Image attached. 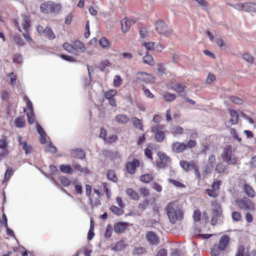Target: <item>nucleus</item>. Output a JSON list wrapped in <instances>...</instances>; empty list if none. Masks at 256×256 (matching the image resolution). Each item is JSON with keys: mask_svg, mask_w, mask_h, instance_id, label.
Returning a JSON list of instances; mask_svg holds the SVG:
<instances>
[{"mask_svg": "<svg viewBox=\"0 0 256 256\" xmlns=\"http://www.w3.org/2000/svg\"><path fill=\"white\" fill-rule=\"evenodd\" d=\"M166 212L170 221L174 224L177 220H182L184 212L176 202L168 203L166 207Z\"/></svg>", "mask_w": 256, "mask_h": 256, "instance_id": "nucleus-1", "label": "nucleus"}, {"mask_svg": "<svg viewBox=\"0 0 256 256\" xmlns=\"http://www.w3.org/2000/svg\"><path fill=\"white\" fill-rule=\"evenodd\" d=\"M234 152V150L232 146L228 145L224 148L221 157L228 164L235 165L238 162V158Z\"/></svg>", "mask_w": 256, "mask_h": 256, "instance_id": "nucleus-2", "label": "nucleus"}, {"mask_svg": "<svg viewBox=\"0 0 256 256\" xmlns=\"http://www.w3.org/2000/svg\"><path fill=\"white\" fill-rule=\"evenodd\" d=\"M42 12L48 14H57L61 10V6L52 1H48L42 4L40 6Z\"/></svg>", "mask_w": 256, "mask_h": 256, "instance_id": "nucleus-3", "label": "nucleus"}, {"mask_svg": "<svg viewBox=\"0 0 256 256\" xmlns=\"http://www.w3.org/2000/svg\"><path fill=\"white\" fill-rule=\"evenodd\" d=\"M234 202L240 208L244 210L253 212L255 210L254 203L247 198H236Z\"/></svg>", "mask_w": 256, "mask_h": 256, "instance_id": "nucleus-4", "label": "nucleus"}, {"mask_svg": "<svg viewBox=\"0 0 256 256\" xmlns=\"http://www.w3.org/2000/svg\"><path fill=\"white\" fill-rule=\"evenodd\" d=\"M156 31L166 36H170L172 34V30L168 27L162 20H158L155 22Z\"/></svg>", "mask_w": 256, "mask_h": 256, "instance_id": "nucleus-5", "label": "nucleus"}, {"mask_svg": "<svg viewBox=\"0 0 256 256\" xmlns=\"http://www.w3.org/2000/svg\"><path fill=\"white\" fill-rule=\"evenodd\" d=\"M162 127L156 125L152 128L151 131L154 134L156 140L158 142H162L165 138L164 132L162 130Z\"/></svg>", "mask_w": 256, "mask_h": 256, "instance_id": "nucleus-6", "label": "nucleus"}, {"mask_svg": "<svg viewBox=\"0 0 256 256\" xmlns=\"http://www.w3.org/2000/svg\"><path fill=\"white\" fill-rule=\"evenodd\" d=\"M136 78L140 82L146 84L151 83L154 81V77L152 74L144 72H137Z\"/></svg>", "mask_w": 256, "mask_h": 256, "instance_id": "nucleus-7", "label": "nucleus"}, {"mask_svg": "<svg viewBox=\"0 0 256 256\" xmlns=\"http://www.w3.org/2000/svg\"><path fill=\"white\" fill-rule=\"evenodd\" d=\"M216 164V157L214 154L209 156L208 160L206 164V168L204 172L206 174H209L213 170Z\"/></svg>", "mask_w": 256, "mask_h": 256, "instance_id": "nucleus-8", "label": "nucleus"}, {"mask_svg": "<svg viewBox=\"0 0 256 256\" xmlns=\"http://www.w3.org/2000/svg\"><path fill=\"white\" fill-rule=\"evenodd\" d=\"M158 155L161 161L160 162L157 163L158 166L164 168L170 162V158L164 152H159Z\"/></svg>", "mask_w": 256, "mask_h": 256, "instance_id": "nucleus-9", "label": "nucleus"}, {"mask_svg": "<svg viewBox=\"0 0 256 256\" xmlns=\"http://www.w3.org/2000/svg\"><path fill=\"white\" fill-rule=\"evenodd\" d=\"M117 90H110L105 94V97L108 100L109 104L114 107L116 106V102L114 96L117 94Z\"/></svg>", "mask_w": 256, "mask_h": 256, "instance_id": "nucleus-10", "label": "nucleus"}, {"mask_svg": "<svg viewBox=\"0 0 256 256\" xmlns=\"http://www.w3.org/2000/svg\"><path fill=\"white\" fill-rule=\"evenodd\" d=\"M171 150L173 152L181 153L186 148V144L184 142H175L172 144Z\"/></svg>", "mask_w": 256, "mask_h": 256, "instance_id": "nucleus-11", "label": "nucleus"}, {"mask_svg": "<svg viewBox=\"0 0 256 256\" xmlns=\"http://www.w3.org/2000/svg\"><path fill=\"white\" fill-rule=\"evenodd\" d=\"M139 166V161L136 159H134L132 161L128 162L126 165V169L129 174H133L135 172L136 168L138 167Z\"/></svg>", "mask_w": 256, "mask_h": 256, "instance_id": "nucleus-12", "label": "nucleus"}, {"mask_svg": "<svg viewBox=\"0 0 256 256\" xmlns=\"http://www.w3.org/2000/svg\"><path fill=\"white\" fill-rule=\"evenodd\" d=\"M146 238L147 241L153 245H156L159 242L158 236L153 232H148L146 234Z\"/></svg>", "mask_w": 256, "mask_h": 256, "instance_id": "nucleus-13", "label": "nucleus"}, {"mask_svg": "<svg viewBox=\"0 0 256 256\" xmlns=\"http://www.w3.org/2000/svg\"><path fill=\"white\" fill-rule=\"evenodd\" d=\"M230 113L231 116L230 120L226 123L227 126H230L233 124H236L238 122V114L236 111L230 109Z\"/></svg>", "mask_w": 256, "mask_h": 256, "instance_id": "nucleus-14", "label": "nucleus"}, {"mask_svg": "<svg viewBox=\"0 0 256 256\" xmlns=\"http://www.w3.org/2000/svg\"><path fill=\"white\" fill-rule=\"evenodd\" d=\"M230 241L229 237L226 234L223 235L219 240L218 245L217 246L222 251L225 250L228 244Z\"/></svg>", "mask_w": 256, "mask_h": 256, "instance_id": "nucleus-15", "label": "nucleus"}, {"mask_svg": "<svg viewBox=\"0 0 256 256\" xmlns=\"http://www.w3.org/2000/svg\"><path fill=\"white\" fill-rule=\"evenodd\" d=\"M126 246V245L125 244L124 242L121 240L116 242V244H112L110 248L112 250L118 252L122 250Z\"/></svg>", "mask_w": 256, "mask_h": 256, "instance_id": "nucleus-16", "label": "nucleus"}, {"mask_svg": "<svg viewBox=\"0 0 256 256\" xmlns=\"http://www.w3.org/2000/svg\"><path fill=\"white\" fill-rule=\"evenodd\" d=\"M72 155L76 158L83 159L85 158V152L82 149L76 148L71 150Z\"/></svg>", "mask_w": 256, "mask_h": 256, "instance_id": "nucleus-17", "label": "nucleus"}, {"mask_svg": "<svg viewBox=\"0 0 256 256\" xmlns=\"http://www.w3.org/2000/svg\"><path fill=\"white\" fill-rule=\"evenodd\" d=\"M114 120L120 124H126L130 120V118L126 114H118L115 116Z\"/></svg>", "mask_w": 256, "mask_h": 256, "instance_id": "nucleus-18", "label": "nucleus"}, {"mask_svg": "<svg viewBox=\"0 0 256 256\" xmlns=\"http://www.w3.org/2000/svg\"><path fill=\"white\" fill-rule=\"evenodd\" d=\"M243 9L248 12H256V4L254 2H245L242 4Z\"/></svg>", "mask_w": 256, "mask_h": 256, "instance_id": "nucleus-19", "label": "nucleus"}, {"mask_svg": "<svg viewBox=\"0 0 256 256\" xmlns=\"http://www.w3.org/2000/svg\"><path fill=\"white\" fill-rule=\"evenodd\" d=\"M243 190L246 194L250 198H254L256 196V192L254 188L248 184H244Z\"/></svg>", "mask_w": 256, "mask_h": 256, "instance_id": "nucleus-20", "label": "nucleus"}, {"mask_svg": "<svg viewBox=\"0 0 256 256\" xmlns=\"http://www.w3.org/2000/svg\"><path fill=\"white\" fill-rule=\"evenodd\" d=\"M126 224L125 222H117L114 226V229L115 232L121 234L126 230Z\"/></svg>", "mask_w": 256, "mask_h": 256, "instance_id": "nucleus-21", "label": "nucleus"}, {"mask_svg": "<svg viewBox=\"0 0 256 256\" xmlns=\"http://www.w3.org/2000/svg\"><path fill=\"white\" fill-rule=\"evenodd\" d=\"M62 46L63 48L68 52H70L74 55H78V50L68 42L64 43L62 44Z\"/></svg>", "mask_w": 256, "mask_h": 256, "instance_id": "nucleus-22", "label": "nucleus"}, {"mask_svg": "<svg viewBox=\"0 0 256 256\" xmlns=\"http://www.w3.org/2000/svg\"><path fill=\"white\" fill-rule=\"evenodd\" d=\"M180 166L186 172H188L194 168V165L188 162L186 160H181L180 161Z\"/></svg>", "mask_w": 256, "mask_h": 256, "instance_id": "nucleus-23", "label": "nucleus"}, {"mask_svg": "<svg viewBox=\"0 0 256 256\" xmlns=\"http://www.w3.org/2000/svg\"><path fill=\"white\" fill-rule=\"evenodd\" d=\"M121 25L122 32H126L130 26L131 22L128 18H125L121 21Z\"/></svg>", "mask_w": 256, "mask_h": 256, "instance_id": "nucleus-24", "label": "nucleus"}, {"mask_svg": "<svg viewBox=\"0 0 256 256\" xmlns=\"http://www.w3.org/2000/svg\"><path fill=\"white\" fill-rule=\"evenodd\" d=\"M60 170L64 174H72L74 172V170L70 165L61 164L60 166Z\"/></svg>", "mask_w": 256, "mask_h": 256, "instance_id": "nucleus-25", "label": "nucleus"}, {"mask_svg": "<svg viewBox=\"0 0 256 256\" xmlns=\"http://www.w3.org/2000/svg\"><path fill=\"white\" fill-rule=\"evenodd\" d=\"M184 130V128L179 126H174L170 128V132L174 136L182 134Z\"/></svg>", "mask_w": 256, "mask_h": 256, "instance_id": "nucleus-26", "label": "nucleus"}, {"mask_svg": "<svg viewBox=\"0 0 256 256\" xmlns=\"http://www.w3.org/2000/svg\"><path fill=\"white\" fill-rule=\"evenodd\" d=\"M162 97L166 102H171L174 101L176 98V95L168 92H165L162 94Z\"/></svg>", "mask_w": 256, "mask_h": 256, "instance_id": "nucleus-27", "label": "nucleus"}, {"mask_svg": "<svg viewBox=\"0 0 256 256\" xmlns=\"http://www.w3.org/2000/svg\"><path fill=\"white\" fill-rule=\"evenodd\" d=\"M143 62L148 64L152 66L154 64V60L152 56L148 54H146L143 58Z\"/></svg>", "mask_w": 256, "mask_h": 256, "instance_id": "nucleus-28", "label": "nucleus"}, {"mask_svg": "<svg viewBox=\"0 0 256 256\" xmlns=\"http://www.w3.org/2000/svg\"><path fill=\"white\" fill-rule=\"evenodd\" d=\"M126 193L134 200H138L139 198L138 194L132 188H128L126 190Z\"/></svg>", "mask_w": 256, "mask_h": 256, "instance_id": "nucleus-29", "label": "nucleus"}, {"mask_svg": "<svg viewBox=\"0 0 256 256\" xmlns=\"http://www.w3.org/2000/svg\"><path fill=\"white\" fill-rule=\"evenodd\" d=\"M110 210L112 213L118 216L122 215L124 212L122 208H118L115 206H112L110 208Z\"/></svg>", "mask_w": 256, "mask_h": 256, "instance_id": "nucleus-30", "label": "nucleus"}, {"mask_svg": "<svg viewBox=\"0 0 256 256\" xmlns=\"http://www.w3.org/2000/svg\"><path fill=\"white\" fill-rule=\"evenodd\" d=\"M23 22H22V27L23 29L27 32L30 27V22L28 20V18L27 16H22Z\"/></svg>", "mask_w": 256, "mask_h": 256, "instance_id": "nucleus-31", "label": "nucleus"}, {"mask_svg": "<svg viewBox=\"0 0 256 256\" xmlns=\"http://www.w3.org/2000/svg\"><path fill=\"white\" fill-rule=\"evenodd\" d=\"M107 178L114 182H116L118 178L115 172L113 170H108L106 173Z\"/></svg>", "mask_w": 256, "mask_h": 256, "instance_id": "nucleus-32", "label": "nucleus"}, {"mask_svg": "<svg viewBox=\"0 0 256 256\" xmlns=\"http://www.w3.org/2000/svg\"><path fill=\"white\" fill-rule=\"evenodd\" d=\"M72 184L74 186V192L76 194H81L82 193V186L76 180L72 182Z\"/></svg>", "mask_w": 256, "mask_h": 256, "instance_id": "nucleus-33", "label": "nucleus"}, {"mask_svg": "<svg viewBox=\"0 0 256 256\" xmlns=\"http://www.w3.org/2000/svg\"><path fill=\"white\" fill-rule=\"evenodd\" d=\"M146 252L145 248L142 246L134 247L132 250V254L134 255H140Z\"/></svg>", "mask_w": 256, "mask_h": 256, "instance_id": "nucleus-34", "label": "nucleus"}, {"mask_svg": "<svg viewBox=\"0 0 256 256\" xmlns=\"http://www.w3.org/2000/svg\"><path fill=\"white\" fill-rule=\"evenodd\" d=\"M221 214V211L219 210H214L213 216L212 218L211 223L212 225L216 224L217 222V218Z\"/></svg>", "mask_w": 256, "mask_h": 256, "instance_id": "nucleus-35", "label": "nucleus"}, {"mask_svg": "<svg viewBox=\"0 0 256 256\" xmlns=\"http://www.w3.org/2000/svg\"><path fill=\"white\" fill-rule=\"evenodd\" d=\"M172 88L176 92H182L184 91L185 86L180 84H176L172 85Z\"/></svg>", "mask_w": 256, "mask_h": 256, "instance_id": "nucleus-36", "label": "nucleus"}, {"mask_svg": "<svg viewBox=\"0 0 256 256\" xmlns=\"http://www.w3.org/2000/svg\"><path fill=\"white\" fill-rule=\"evenodd\" d=\"M15 124L17 127L22 128L25 126V120L23 116L17 118L15 120Z\"/></svg>", "mask_w": 256, "mask_h": 256, "instance_id": "nucleus-37", "label": "nucleus"}, {"mask_svg": "<svg viewBox=\"0 0 256 256\" xmlns=\"http://www.w3.org/2000/svg\"><path fill=\"white\" fill-rule=\"evenodd\" d=\"M154 179L153 176L150 174H142L140 177V180L142 182L145 183H148L150 182Z\"/></svg>", "mask_w": 256, "mask_h": 256, "instance_id": "nucleus-38", "label": "nucleus"}, {"mask_svg": "<svg viewBox=\"0 0 256 256\" xmlns=\"http://www.w3.org/2000/svg\"><path fill=\"white\" fill-rule=\"evenodd\" d=\"M132 122L136 128H139L140 130H142L143 124L140 119L136 118H132Z\"/></svg>", "mask_w": 256, "mask_h": 256, "instance_id": "nucleus-39", "label": "nucleus"}, {"mask_svg": "<svg viewBox=\"0 0 256 256\" xmlns=\"http://www.w3.org/2000/svg\"><path fill=\"white\" fill-rule=\"evenodd\" d=\"M100 45L102 48H108L110 46V44L108 39L106 38H102L99 42Z\"/></svg>", "mask_w": 256, "mask_h": 256, "instance_id": "nucleus-40", "label": "nucleus"}, {"mask_svg": "<svg viewBox=\"0 0 256 256\" xmlns=\"http://www.w3.org/2000/svg\"><path fill=\"white\" fill-rule=\"evenodd\" d=\"M94 222L92 220H90V228L88 234V239L92 240L94 236Z\"/></svg>", "mask_w": 256, "mask_h": 256, "instance_id": "nucleus-41", "label": "nucleus"}, {"mask_svg": "<svg viewBox=\"0 0 256 256\" xmlns=\"http://www.w3.org/2000/svg\"><path fill=\"white\" fill-rule=\"evenodd\" d=\"M149 203V200L148 199H146L138 204V208L142 211H144L148 208Z\"/></svg>", "mask_w": 256, "mask_h": 256, "instance_id": "nucleus-42", "label": "nucleus"}, {"mask_svg": "<svg viewBox=\"0 0 256 256\" xmlns=\"http://www.w3.org/2000/svg\"><path fill=\"white\" fill-rule=\"evenodd\" d=\"M74 46L77 50L78 48L82 52H84L86 50L84 45L80 40H76L74 43Z\"/></svg>", "mask_w": 256, "mask_h": 256, "instance_id": "nucleus-43", "label": "nucleus"}, {"mask_svg": "<svg viewBox=\"0 0 256 256\" xmlns=\"http://www.w3.org/2000/svg\"><path fill=\"white\" fill-rule=\"evenodd\" d=\"M22 146V148L26 154H30L32 151V146L28 144L26 142H24L23 145Z\"/></svg>", "mask_w": 256, "mask_h": 256, "instance_id": "nucleus-44", "label": "nucleus"}, {"mask_svg": "<svg viewBox=\"0 0 256 256\" xmlns=\"http://www.w3.org/2000/svg\"><path fill=\"white\" fill-rule=\"evenodd\" d=\"M222 251V250H220L219 248L216 246L214 245L213 246L211 250V256H218L220 254V252Z\"/></svg>", "mask_w": 256, "mask_h": 256, "instance_id": "nucleus-45", "label": "nucleus"}, {"mask_svg": "<svg viewBox=\"0 0 256 256\" xmlns=\"http://www.w3.org/2000/svg\"><path fill=\"white\" fill-rule=\"evenodd\" d=\"M120 58L121 59L130 60L132 58L133 56L130 52H122L120 54Z\"/></svg>", "mask_w": 256, "mask_h": 256, "instance_id": "nucleus-46", "label": "nucleus"}, {"mask_svg": "<svg viewBox=\"0 0 256 256\" xmlns=\"http://www.w3.org/2000/svg\"><path fill=\"white\" fill-rule=\"evenodd\" d=\"M114 86L115 87H119L122 83V79L118 75L116 76L114 78Z\"/></svg>", "mask_w": 256, "mask_h": 256, "instance_id": "nucleus-47", "label": "nucleus"}, {"mask_svg": "<svg viewBox=\"0 0 256 256\" xmlns=\"http://www.w3.org/2000/svg\"><path fill=\"white\" fill-rule=\"evenodd\" d=\"M13 62L18 64H22L23 62L22 56L20 54H14L13 58Z\"/></svg>", "mask_w": 256, "mask_h": 256, "instance_id": "nucleus-48", "label": "nucleus"}, {"mask_svg": "<svg viewBox=\"0 0 256 256\" xmlns=\"http://www.w3.org/2000/svg\"><path fill=\"white\" fill-rule=\"evenodd\" d=\"M226 167L225 165L222 163H218L216 168V170L218 173H223L225 172Z\"/></svg>", "mask_w": 256, "mask_h": 256, "instance_id": "nucleus-49", "label": "nucleus"}, {"mask_svg": "<svg viewBox=\"0 0 256 256\" xmlns=\"http://www.w3.org/2000/svg\"><path fill=\"white\" fill-rule=\"evenodd\" d=\"M60 180L62 184L64 186H68L71 183L70 180L66 176H60Z\"/></svg>", "mask_w": 256, "mask_h": 256, "instance_id": "nucleus-50", "label": "nucleus"}, {"mask_svg": "<svg viewBox=\"0 0 256 256\" xmlns=\"http://www.w3.org/2000/svg\"><path fill=\"white\" fill-rule=\"evenodd\" d=\"M201 212L199 210H196L193 214V218L194 222H198L200 220Z\"/></svg>", "mask_w": 256, "mask_h": 256, "instance_id": "nucleus-51", "label": "nucleus"}, {"mask_svg": "<svg viewBox=\"0 0 256 256\" xmlns=\"http://www.w3.org/2000/svg\"><path fill=\"white\" fill-rule=\"evenodd\" d=\"M144 45L148 50H154L156 48L155 43L153 42H144Z\"/></svg>", "mask_w": 256, "mask_h": 256, "instance_id": "nucleus-52", "label": "nucleus"}, {"mask_svg": "<svg viewBox=\"0 0 256 256\" xmlns=\"http://www.w3.org/2000/svg\"><path fill=\"white\" fill-rule=\"evenodd\" d=\"M230 134L234 138L237 140L238 142H240L242 139L238 136L236 130L234 128H231L230 129Z\"/></svg>", "mask_w": 256, "mask_h": 256, "instance_id": "nucleus-53", "label": "nucleus"}, {"mask_svg": "<svg viewBox=\"0 0 256 256\" xmlns=\"http://www.w3.org/2000/svg\"><path fill=\"white\" fill-rule=\"evenodd\" d=\"M232 218L233 220L238 222L241 219L242 216L239 212H234L232 214Z\"/></svg>", "mask_w": 256, "mask_h": 256, "instance_id": "nucleus-54", "label": "nucleus"}, {"mask_svg": "<svg viewBox=\"0 0 256 256\" xmlns=\"http://www.w3.org/2000/svg\"><path fill=\"white\" fill-rule=\"evenodd\" d=\"M206 193L210 196L212 197V198H215L217 197L218 196V192L212 188L207 189V190H206Z\"/></svg>", "mask_w": 256, "mask_h": 256, "instance_id": "nucleus-55", "label": "nucleus"}, {"mask_svg": "<svg viewBox=\"0 0 256 256\" xmlns=\"http://www.w3.org/2000/svg\"><path fill=\"white\" fill-rule=\"evenodd\" d=\"M72 166L80 172H84L87 170L86 168H82L81 166L77 162H73Z\"/></svg>", "mask_w": 256, "mask_h": 256, "instance_id": "nucleus-56", "label": "nucleus"}, {"mask_svg": "<svg viewBox=\"0 0 256 256\" xmlns=\"http://www.w3.org/2000/svg\"><path fill=\"white\" fill-rule=\"evenodd\" d=\"M168 181L169 182H170V184H173L174 186H176L180 187V188H182L184 186V184L179 182L178 180H173L172 178H169L168 180Z\"/></svg>", "mask_w": 256, "mask_h": 256, "instance_id": "nucleus-57", "label": "nucleus"}, {"mask_svg": "<svg viewBox=\"0 0 256 256\" xmlns=\"http://www.w3.org/2000/svg\"><path fill=\"white\" fill-rule=\"evenodd\" d=\"M12 168L11 167H8L4 174V180H8L10 178V176L12 174Z\"/></svg>", "mask_w": 256, "mask_h": 256, "instance_id": "nucleus-58", "label": "nucleus"}, {"mask_svg": "<svg viewBox=\"0 0 256 256\" xmlns=\"http://www.w3.org/2000/svg\"><path fill=\"white\" fill-rule=\"evenodd\" d=\"M230 101L233 102L234 104H242L243 102V101L240 98L236 97V96H231L230 98Z\"/></svg>", "mask_w": 256, "mask_h": 256, "instance_id": "nucleus-59", "label": "nucleus"}, {"mask_svg": "<svg viewBox=\"0 0 256 256\" xmlns=\"http://www.w3.org/2000/svg\"><path fill=\"white\" fill-rule=\"evenodd\" d=\"M112 226L110 225H108L104 234L105 238H108L112 236Z\"/></svg>", "mask_w": 256, "mask_h": 256, "instance_id": "nucleus-60", "label": "nucleus"}, {"mask_svg": "<svg viewBox=\"0 0 256 256\" xmlns=\"http://www.w3.org/2000/svg\"><path fill=\"white\" fill-rule=\"evenodd\" d=\"M243 58L246 60L250 64H252L254 62L253 57L248 53L244 54Z\"/></svg>", "mask_w": 256, "mask_h": 256, "instance_id": "nucleus-61", "label": "nucleus"}, {"mask_svg": "<svg viewBox=\"0 0 256 256\" xmlns=\"http://www.w3.org/2000/svg\"><path fill=\"white\" fill-rule=\"evenodd\" d=\"M142 90L144 92L145 96L150 98H152L154 97V95L150 91V90L146 88V86H143Z\"/></svg>", "mask_w": 256, "mask_h": 256, "instance_id": "nucleus-62", "label": "nucleus"}, {"mask_svg": "<svg viewBox=\"0 0 256 256\" xmlns=\"http://www.w3.org/2000/svg\"><path fill=\"white\" fill-rule=\"evenodd\" d=\"M152 187L153 189L158 192H161L162 190V186L155 182L152 184Z\"/></svg>", "mask_w": 256, "mask_h": 256, "instance_id": "nucleus-63", "label": "nucleus"}, {"mask_svg": "<svg viewBox=\"0 0 256 256\" xmlns=\"http://www.w3.org/2000/svg\"><path fill=\"white\" fill-rule=\"evenodd\" d=\"M44 32L50 39H54L55 38L54 33L49 28H46Z\"/></svg>", "mask_w": 256, "mask_h": 256, "instance_id": "nucleus-64", "label": "nucleus"}]
</instances>
